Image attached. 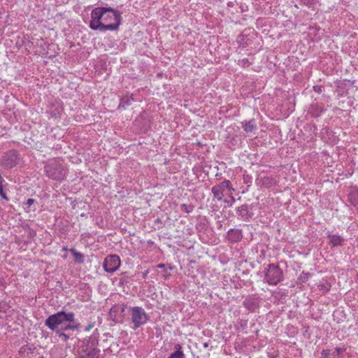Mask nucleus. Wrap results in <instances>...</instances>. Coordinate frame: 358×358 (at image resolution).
Listing matches in <instances>:
<instances>
[{"mask_svg": "<svg viewBox=\"0 0 358 358\" xmlns=\"http://www.w3.org/2000/svg\"><path fill=\"white\" fill-rule=\"evenodd\" d=\"M74 320L73 313L59 311L50 315L45 321V324L52 331L59 333L61 330L74 329L75 327L67 324Z\"/></svg>", "mask_w": 358, "mask_h": 358, "instance_id": "nucleus-1", "label": "nucleus"}, {"mask_svg": "<svg viewBox=\"0 0 358 358\" xmlns=\"http://www.w3.org/2000/svg\"><path fill=\"white\" fill-rule=\"evenodd\" d=\"M18 161L17 152L15 150H10L3 157L2 165L6 169H11L17 164Z\"/></svg>", "mask_w": 358, "mask_h": 358, "instance_id": "nucleus-8", "label": "nucleus"}, {"mask_svg": "<svg viewBox=\"0 0 358 358\" xmlns=\"http://www.w3.org/2000/svg\"><path fill=\"white\" fill-rule=\"evenodd\" d=\"M91 17L90 22H100V20L114 21L115 22H121L122 21L120 12L110 7L95 8L91 13Z\"/></svg>", "mask_w": 358, "mask_h": 358, "instance_id": "nucleus-2", "label": "nucleus"}, {"mask_svg": "<svg viewBox=\"0 0 358 358\" xmlns=\"http://www.w3.org/2000/svg\"><path fill=\"white\" fill-rule=\"evenodd\" d=\"M176 352L171 354L168 358H184V354L182 352V347L180 345L177 344L176 345Z\"/></svg>", "mask_w": 358, "mask_h": 358, "instance_id": "nucleus-13", "label": "nucleus"}, {"mask_svg": "<svg viewBox=\"0 0 358 358\" xmlns=\"http://www.w3.org/2000/svg\"><path fill=\"white\" fill-rule=\"evenodd\" d=\"M64 330H61L59 333H57L62 341H66L69 339V336L63 332Z\"/></svg>", "mask_w": 358, "mask_h": 358, "instance_id": "nucleus-17", "label": "nucleus"}, {"mask_svg": "<svg viewBox=\"0 0 358 358\" xmlns=\"http://www.w3.org/2000/svg\"><path fill=\"white\" fill-rule=\"evenodd\" d=\"M92 327V325H89L86 327V330L89 331Z\"/></svg>", "mask_w": 358, "mask_h": 358, "instance_id": "nucleus-22", "label": "nucleus"}, {"mask_svg": "<svg viewBox=\"0 0 358 358\" xmlns=\"http://www.w3.org/2000/svg\"><path fill=\"white\" fill-rule=\"evenodd\" d=\"M34 203V200L33 199H29L27 201V205L29 207Z\"/></svg>", "mask_w": 358, "mask_h": 358, "instance_id": "nucleus-18", "label": "nucleus"}, {"mask_svg": "<svg viewBox=\"0 0 358 358\" xmlns=\"http://www.w3.org/2000/svg\"><path fill=\"white\" fill-rule=\"evenodd\" d=\"M328 238L329 240V243L334 247L341 245L344 241L343 237L336 234H329Z\"/></svg>", "mask_w": 358, "mask_h": 358, "instance_id": "nucleus-11", "label": "nucleus"}, {"mask_svg": "<svg viewBox=\"0 0 358 358\" xmlns=\"http://www.w3.org/2000/svg\"><path fill=\"white\" fill-rule=\"evenodd\" d=\"M132 101H134L132 95H131L130 96H124L121 99L120 106L122 108H126L127 106L131 105Z\"/></svg>", "mask_w": 358, "mask_h": 358, "instance_id": "nucleus-15", "label": "nucleus"}, {"mask_svg": "<svg viewBox=\"0 0 358 358\" xmlns=\"http://www.w3.org/2000/svg\"><path fill=\"white\" fill-rule=\"evenodd\" d=\"M283 273L278 265L270 264L265 274V280L271 285H276L282 280Z\"/></svg>", "mask_w": 358, "mask_h": 358, "instance_id": "nucleus-3", "label": "nucleus"}, {"mask_svg": "<svg viewBox=\"0 0 358 358\" xmlns=\"http://www.w3.org/2000/svg\"><path fill=\"white\" fill-rule=\"evenodd\" d=\"M90 27L94 30L105 31L106 30H116L120 24H89Z\"/></svg>", "mask_w": 358, "mask_h": 358, "instance_id": "nucleus-10", "label": "nucleus"}, {"mask_svg": "<svg viewBox=\"0 0 358 358\" xmlns=\"http://www.w3.org/2000/svg\"><path fill=\"white\" fill-rule=\"evenodd\" d=\"M230 199L231 200V203H229L230 205H231L232 203H234L235 201V199L233 196H230Z\"/></svg>", "mask_w": 358, "mask_h": 358, "instance_id": "nucleus-21", "label": "nucleus"}, {"mask_svg": "<svg viewBox=\"0 0 358 358\" xmlns=\"http://www.w3.org/2000/svg\"><path fill=\"white\" fill-rule=\"evenodd\" d=\"M224 202L227 203H229V201H227V200H224Z\"/></svg>", "mask_w": 358, "mask_h": 358, "instance_id": "nucleus-28", "label": "nucleus"}, {"mask_svg": "<svg viewBox=\"0 0 358 358\" xmlns=\"http://www.w3.org/2000/svg\"><path fill=\"white\" fill-rule=\"evenodd\" d=\"M71 252H72V255H73L76 261L79 262H83V255L81 253L77 252L74 249L71 250Z\"/></svg>", "mask_w": 358, "mask_h": 358, "instance_id": "nucleus-16", "label": "nucleus"}, {"mask_svg": "<svg viewBox=\"0 0 358 358\" xmlns=\"http://www.w3.org/2000/svg\"><path fill=\"white\" fill-rule=\"evenodd\" d=\"M246 62H248V59H246V61H245V59H243V64H245Z\"/></svg>", "mask_w": 358, "mask_h": 358, "instance_id": "nucleus-27", "label": "nucleus"}, {"mask_svg": "<svg viewBox=\"0 0 358 358\" xmlns=\"http://www.w3.org/2000/svg\"><path fill=\"white\" fill-rule=\"evenodd\" d=\"M45 171L49 178L57 180H62L66 174V171L62 164H57L55 162L48 164L45 166Z\"/></svg>", "mask_w": 358, "mask_h": 358, "instance_id": "nucleus-5", "label": "nucleus"}, {"mask_svg": "<svg viewBox=\"0 0 358 358\" xmlns=\"http://www.w3.org/2000/svg\"><path fill=\"white\" fill-rule=\"evenodd\" d=\"M120 266V259L117 255H111L105 258L103 266L108 273L115 272Z\"/></svg>", "mask_w": 358, "mask_h": 358, "instance_id": "nucleus-7", "label": "nucleus"}, {"mask_svg": "<svg viewBox=\"0 0 358 358\" xmlns=\"http://www.w3.org/2000/svg\"><path fill=\"white\" fill-rule=\"evenodd\" d=\"M349 199L351 203L355 206L358 210V191H353L349 195Z\"/></svg>", "mask_w": 358, "mask_h": 358, "instance_id": "nucleus-14", "label": "nucleus"}, {"mask_svg": "<svg viewBox=\"0 0 358 358\" xmlns=\"http://www.w3.org/2000/svg\"><path fill=\"white\" fill-rule=\"evenodd\" d=\"M234 189L231 187L229 180H225L220 182L219 185H215L212 187L211 191L213 196L218 201H222L226 192L229 191L231 193Z\"/></svg>", "mask_w": 358, "mask_h": 358, "instance_id": "nucleus-6", "label": "nucleus"}, {"mask_svg": "<svg viewBox=\"0 0 358 358\" xmlns=\"http://www.w3.org/2000/svg\"><path fill=\"white\" fill-rule=\"evenodd\" d=\"M99 350L92 344L90 346H86L85 348H83L80 358H99Z\"/></svg>", "mask_w": 358, "mask_h": 358, "instance_id": "nucleus-9", "label": "nucleus"}, {"mask_svg": "<svg viewBox=\"0 0 358 358\" xmlns=\"http://www.w3.org/2000/svg\"><path fill=\"white\" fill-rule=\"evenodd\" d=\"M41 358H43V357H41Z\"/></svg>", "mask_w": 358, "mask_h": 358, "instance_id": "nucleus-29", "label": "nucleus"}, {"mask_svg": "<svg viewBox=\"0 0 358 358\" xmlns=\"http://www.w3.org/2000/svg\"><path fill=\"white\" fill-rule=\"evenodd\" d=\"M246 62H248V59H246V61H245V59H243V64H245Z\"/></svg>", "mask_w": 358, "mask_h": 358, "instance_id": "nucleus-25", "label": "nucleus"}, {"mask_svg": "<svg viewBox=\"0 0 358 358\" xmlns=\"http://www.w3.org/2000/svg\"><path fill=\"white\" fill-rule=\"evenodd\" d=\"M129 309L131 321L134 323V329H136L148 322V316L143 308L136 306L131 307Z\"/></svg>", "mask_w": 358, "mask_h": 358, "instance_id": "nucleus-4", "label": "nucleus"}, {"mask_svg": "<svg viewBox=\"0 0 358 358\" xmlns=\"http://www.w3.org/2000/svg\"><path fill=\"white\" fill-rule=\"evenodd\" d=\"M335 352H336L337 355H340L341 353L343 352V349L342 348H336Z\"/></svg>", "mask_w": 358, "mask_h": 358, "instance_id": "nucleus-19", "label": "nucleus"}, {"mask_svg": "<svg viewBox=\"0 0 358 358\" xmlns=\"http://www.w3.org/2000/svg\"><path fill=\"white\" fill-rule=\"evenodd\" d=\"M246 62H248V59H246V61H245V59H243V64H245Z\"/></svg>", "mask_w": 358, "mask_h": 358, "instance_id": "nucleus-24", "label": "nucleus"}, {"mask_svg": "<svg viewBox=\"0 0 358 358\" xmlns=\"http://www.w3.org/2000/svg\"><path fill=\"white\" fill-rule=\"evenodd\" d=\"M157 266L159 268H163V267H164V264H159Z\"/></svg>", "mask_w": 358, "mask_h": 358, "instance_id": "nucleus-23", "label": "nucleus"}, {"mask_svg": "<svg viewBox=\"0 0 358 358\" xmlns=\"http://www.w3.org/2000/svg\"><path fill=\"white\" fill-rule=\"evenodd\" d=\"M0 195L2 196V198H3L4 199L6 200H8V197L6 196V194L4 193V192L3 191V193L0 194Z\"/></svg>", "mask_w": 358, "mask_h": 358, "instance_id": "nucleus-20", "label": "nucleus"}, {"mask_svg": "<svg viewBox=\"0 0 358 358\" xmlns=\"http://www.w3.org/2000/svg\"><path fill=\"white\" fill-rule=\"evenodd\" d=\"M246 62H248V59H246V61H245V59H243V64H245Z\"/></svg>", "mask_w": 358, "mask_h": 358, "instance_id": "nucleus-26", "label": "nucleus"}, {"mask_svg": "<svg viewBox=\"0 0 358 358\" xmlns=\"http://www.w3.org/2000/svg\"><path fill=\"white\" fill-rule=\"evenodd\" d=\"M243 127L245 132L249 133L252 132L255 129H256L257 126L255 120H252L243 123Z\"/></svg>", "mask_w": 358, "mask_h": 358, "instance_id": "nucleus-12", "label": "nucleus"}]
</instances>
